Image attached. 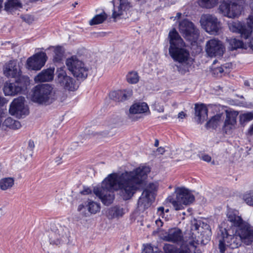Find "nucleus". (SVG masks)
Here are the masks:
<instances>
[{"label":"nucleus","instance_id":"obj_49","mask_svg":"<svg viewBox=\"0 0 253 253\" xmlns=\"http://www.w3.org/2000/svg\"><path fill=\"white\" fill-rule=\"evenodd\" d=\"M28 147L32 150L33 149L34 147H35V145H34V141H32V140H30L28 142Z\"/></svg>","mask_w":253,"mask_h":253},{"label":"nucleus","instance_id":"obj_17","mask_svg":"<svg viewBox=\"0 0 253 253\" xmlns=\"http://www.w3.org/2000/svg\"><path fill=\"white\" fill-rule=\"evenodd\" d=\"M153 200V194L149 189H145L137 202V208L140 211H144L148 209L151 205Z\"/></svg>","mask_w":253,"mask_h":253},{"label":"nucleus","instance_id":"obj_32","mask_svg":"<svg viewBox=\"0 0 253 253\" xmlns=\"http://www.w3.org/2000/svg\"><path fill=\"white\" fill-rule=\"evenodd\" d=\"M218 0H199L198 3L200 6L207 8H211L214 6Z\"/></svg>","mask_w":253,"mask_h":253},{"label":"nucleus","instance_id":"obj_10","mask_svg":"<svg viewBox=\"0 0 253 253\" xmlns=\"http://www.w3.org/2000/svg\"><path fill=\"white\" fill-rule=\"evenodd\" d=\"M179 28L180 32L187 41L192 42L198 40L199 31L192 22L184 19L179 23Z\"/></svg>","mask_w":253,"mask_h":253},{"label":"nucleus","instance_id":"obj_27","mask_svg":"<svg viewBox=\"0 0 253 253\" xmlns=\"http://www.w3.org/2000/svg\"><path fill=\"white\" fill-rule=\"evenodd\" d=\"M85 207L87 208L88 211L91 213H96L100 210V205L90 200H88L85 202Z\"/></svg>","mask_w":253,"mask_h":253},{"label":"nucleus","instance_id":"obj_24","mask_svg":"<svg viewBox=\"0 0 253 253\" xmlns=\"http://www.w3.org/2000/svg\"><path fill=\"white\" fill-rule=\"evenodd\" d=\"M54 71V69L51 68L44 70L36 76L35 80L41 82L50 81L53 79Z\"/></svg>","mask_w":253,"mask_h":253},{"label":"nucleus","instance_id":"obj_19","mask_svg":"<svg viewBox=\"0 0 253 253\" xmlns=\"http://www.w3.org/2000/svg\"><path fill=\"white\" fill-rule=\"evenodd\" d=\"M120 2L119 6L116 7L115 2L112 1L114 5V9L112 17L114 19H119L124 14V12L130 7V3L127 0H118Z\"/></svg>","mask_w":253,"mask_h":253},{"label":"nucleus","instance_id":"obj_47","mask_svg":"<svg viewBox=\"0 0 253 253\" xmlns=\"http://www.w3.org/2000/svg\"><path fill=\"white\" fill-rule=\"evenodd\" d=\"M247 134L249 135H252L253 134V124L251 125L249 128Z\"/></svg>","mask_w":253,"mask_h":253},{"label":"nucleus","instance_id":"obj_60","mask_svg":"<svg viewBox=\"0 0 253 253\" xmlns=\"http://www.w3.org/2000/svg\"><path fill=\"white\" fill-rule=\"evenodd\" d=\"M159 111L160 112H164V108L163 107L160 108V109L159 110Z\"/></svg>","mask_w":253,"mask_h":253},{"label":"nucleus","instance_id":"obj_39","mask_svg":"<svg viewBox=\"0 0 253 253\" xmlns=\"http://www.w3.org/2000/svg\"><path fill=\"white\" fill-rule=\"evenodd\" d=\"M247 24L248 25V27H247V28H251V29H252L253 28V14L249 17ZM251 31H252V30H251ZM249 45L253 50V36L250 41Z\"/></svg>","mask_w":253,"mask_h":253},{"label":"nucleus","instance_id":"obj_61","mask_svg":"<svg viewBox=\"0 0 253 253\" xmlns=\"http://www.w3.org/2000/svg\"><path fill=\"white\" fill-rule=\"evenodd\" d=\"M245 85H246V86H249V82L248 81H245Z\"/></svg>","mask_w":253,"mask_h":253},{"label":"nucleus","instance_id":"obj_37","mask_svg":"<svg viewBox=\"0 0 253 253\" xmlns=\"http://www.w3.org/2000/svg\"><path fill=\"white\" fill-rule=\"evenodd\" d=\"M243 200L247 204L253 207V190L246 192L243 195Z\"/></svg>","mask_w":253,"mask_h":253},{"label":"nucleus","instance_id":"obj_40","mask_svg":"<svg viewBox=\"0 0 253 253\" xmlns=\"http://www.w3.org/2000/svg\"><path fill=\"white\" fill-rule=\"evenodd\" d=\"M111 211L114 216H122L124 214L123 209L118 207H115L112 208Z\"/></svg>","mask_w":253,"mask_h":253},{"label":"nucleus","instance_id":"obj_8","mask_svg":"<svg viewBox=\"0 0 253 253\" xmlns=\"http://www.w3.org/2000/svg\"><path fill=\"white\" fill-rule=\"evenodd\" d=\"M66 64L69 70L78 80H84L86 78L88 68L82 61L73 56L66 60Z\"/></svg>","mask_w":253,"mask_h":253},{"label":"nucleus","instance_id":"obj_41","mask_svg":"<svg viewBox=\"0 0 253 253\" xmlns=\"http://www.w3.org/2000/svg\"><path fill=\"white\" fill-rule=\"evenodd\" d=\"M235 127V126H231V125H229L228 123H224V125L223 127V130L224 131L226 134H230L231 132V130L233 129H234Z\"/></svg>","mask_w":253,"mask_h":253},{"label":"nucleus","instance_id":"obj_30","mask_svg":"<svg viewBox=\"0 0 253 253\" xmlns=\"http://www.w3.org/2000/svg\"><path fill=\"white\" fill-rule=\"evenodd\" d=\"M14 179L12 178H4L0 181V188L2 190L10 188L14 185Z\"/></svg>","mask_w":253,"mask_h":253},{"label":"nucleus","instance_id":"obj_35","mask_svg":"<svg viewBox=\"0 0 253 253\" xmlns=\"http://www.w3.org/2000/svg\"><path fill=\"white\" fill-rule=\"evenodd\" d=\"M240 121L241 123L249 122L253 120V111L248 112L240 115Z\"/></svg>","mask_w":253,"mask_h":253},{"label":"nucleus","instance_id":"obj_36","mask_svg":"<svg viewBox=\"0 0 253 253\" xmlns=\"http://www.w3.org/2000/svg\"><path fill=\"white\" fill-rule=\"evenodd\" d=\"M236 112L227 113L226 118L224 123H228L231 126H235L236 124V117L237 116Z\"/></svg>","mask_w":253,"mask_h":253},{"label":"nucleus","instance_id":"obj_4","mask_svg":"<svg viewBox=\"0 0 253 253\" xmlns=\"http://www.w3.org/2000/svg\"><path fill=\"white\" fill-rule=\"evenodd\" d=\"M227 221L230 227H238L236 233L241 238V243L246 245H251L253 242V230L250 225L244 221L236 211H229L227 213Z\"/></svg>","mask_w":253,"mask_h":253},{"label":"nucleus","instance_id":"obj_9","mask_svg":"<svg viewBox=\"0 0 253 253\" xmlns=\"http://www.w3.org/2000/svg\"><path fill=\"white\" fill-rule=\"evenodd\" d=\"M243 7L237 0H221L219 7V11L224 16L232 18L239 15Z\"/></svg>","mask_w":253,"mask_h":253},{"label":"nucleus","instance_id":"obj_59","mask_svg":"<svg viewBox=\"0 0 253 253\" xmlns=\"http://www.w3.org/2000/svg\"><path fill=\"white\" fill-rule=\"evenodd\" d=\"M194 253H202L201 251L199 250H195V251L194 252Z\"/></svg>","mask_w":253,"mask_h":253},{"label":"nucleus","instance_id":"obj_26","mask_svg":"<svg viewBox=\"0 0 253 253\" xmlns=\"http://www.w3.org/2000/svg\"><path fill=\"white\" fill-rule=\"evenodd\" d=\"M222 114H219L213 116L206 124L207 128H215L222 120Z\"/></svg>","mask_w":253,"mask_h":253},{"label":"nucleus","instance_id":"obj_6","mask_svg":"<svg viewBox=\"0 0 253 253\" xmlns=\"http://www.w3.org/2000/svg\"><path fill=\"white\" fill-rule=\"evenodd\" d=\"M51 85L47 84L36 85L33 89V101L45 105L51 104L54 100Z\"/></svg>","mask_w":253,"mask_h":253},{"label":"nucleus","instance_id":"obj_51","mask_svg":"<svg viewBox=\"0 0 253 253\" xmlns=\"http://www.w3.org/2000/svg\"><path fill=\"white\" fill-rule=\"evenodd\" d=\"M224 67L227 68V66H222L221 67H219L217 68V70H218V72L222 73L224 72L223 69Z\"/></svg>","mask_w":253,"mask_h":253},{"label":"nucleus","instance_id":"obj_29","mask_svg":"<svg viewBox=\"0 0 253 253\" xmlns=\"http://www.w3.org/2000/svg\"><path fill=\"white\" fill-rule=\"evenodd\" d=\"M106 14L103 12L99 14L96 15L92 19L89 21L90 25L99 24L103 23L107 18Z\"/></svg>","mask_w":253,"mask_h":253},{"label":"nucleus","instance_id":"obj_25","mask_svg":"<svg viewBox=\"0 0 253 253\" xmlns=\"http://www.w3.org/2000/svg\"><path fill=\"white\" fill-rule=\"evenodd\" d=\"M22 7V4L20 0H8L4 3V9L8 13H13Z\"/></svg>","mask_w":253,"mask_h":253},{"label":"nucleus","instance_id":"obj_28","mask_svg":"<svg viewBox=\"0 0 253 253\" xmlns=\"http://www.w3.org/2000/svg\"><path fill=\"white\" fill-rule=\"evenodd\" d=\"M3 125L13 129H18L21 127V124L19 121L15 120L10 117L7 118L4 120Z\"/></svg>","mask_w":253,"mask_h":253},{"label":"nucleus","instance_id":"obj_16","mask_svg":"<svg viewBox=\"0 0 253 253\" xmlns=\"http://www.w3.org/2000/svg\"><path fill=\"white\" fill-rule=\"evenodd\" d=\"M228 25L231 31L240 34L241 37L245 39H247L252 33L251 28H247L246 26L238 21H232Z\"/></svg>","mask_w":253,"mask_h":253},{"label":"nucleus","instance_id":"obj_54","mask_svg":"<svg viewBox=\"0 0 253 253\" xmlns=\"http://www.w3.org/2000/svg\"><path fill=\"white\" fill-rule=\"evenodd\" d=\"M85 207V205H83V204L80 205L78 207V210L79 211H81Z\"/></svg>","mask_w":253,"mask_h":253},{"label":"nucleus","instance_id":"obj_43","mask_svg":"<svg viewBox=\"0 0 253 253\" xmlns=\"http://www.w3.org/2000/svg\"><path fill=\"white\" fill-rule=\"evenodd\" d=\"M144 249L142 253H153V248L150 244L144 245Z\"/></svg>","mask_w":253,"mask_h":253},{"label":"nucleus","instance_id":"obj_63","mask_svg":"<svg viewBox=\"0 0 253 253\" xmlns=\"http://www.w3.org/2000/svg\"><path fill=\"white\" fill-rule=\"evenodd\" d=\"M215 63H216V61L215 60L213 62V64H214Z\"/></svg>","mask_w":253,"mask_h":253},{"label":"nucleus","instance_id":"obj_34","mask_svg":"<svg viewBox=\"0 0 253 253\" xmlns=\"http://www.w3.org/2000/svg\"><path fill=\"white\" fill-rule=\"evenodd\" d=\"M139 77L136 72H130L126 75V80L129 84H136L139 81Z\"/></svg>","mask_w":253,"mask_h":253},{"label":"nucleus","instance_id":"obj_3","mask_svg":"<svg viewBox=\"0 0 253 253\" xmlns=\"http://www.w3.org/2000/svg\"><path fill=\"white\" fill-rule=\"evenodd\" d=\"M168 39L169 54L174 61L178 62L175 65L177 71L184 75L189 71L193 59L190 57L189 51L184 48L185 43L175 29L169 32Z\"/></svg>","mask_w":253,"mask_h":253},{"label":"nucleus","instance_id":"obj_11","mask_svg":"<svg viewBox=\"0 0 253 253\" xmlns=\"http://www.w3.org/2000/svg\"><path fill=\"white\" fill-rule=\"evenodd\" d=\"M57 81L60 84L66 89L74 91L78 88L76 81L72 77L68 76L65 67L58 68L56 71Z\"/></svg>","mask_w":253,"mask_h":253},{"label":"nucleus","instance_id":"obj_33","mask_svg":"<svg viewBox=\"0 0 253 253\" xmlns=\"http://www.w3.org/2000/svg\"><path fill=\"white\" fill-rule=\"evenodd\" d=\"M229 44L232 50L238 48H244V44L243 42L236 39H231L229 40Z\"/></svg>","mask_w":253,"mask_h":253},{"label":"nucleus","instance_id":"obj_2","mask_svg":"<svg viewBox=\"0 0 253 253\" xmlns=\"http://www.w3.org/2000/svg\"><path fill=\"white\" fill-rule=\"evenodd\" d=\"M204 225V223L200 220L194 219L191 221L190 226V236L192 239L189 242L188 244L183 243V235L182 231L178 228H174L169 229L163 237V240L165 241L171 242L176 244H181L180 248H177L174 246L166 244L163 247V250L165 253H191L189 245L196 248L197 245L199 244V241L197 239V233L198 234L201 233V236H204L206 234L207 240H209L211 234L210 227L208 224L205 225L206 231H203V227L201 224Z\"/></svg>","mask_w":253,"mask_h":253},{"label":"nucleus","instance_id":"obj_44","mask_svg":"<svg viewBox=\"0 0 253 253\" xmlns=\"http://www.w3.org/2000/svg\"><path fill=\"white\" fill-rule=\"evenodd\" d=\"M199 158L203 161L210 162L211 161V157L208 154L202 153L199 155Z\"/></svg>","mask_w":253,"mask_h":253},{"label":"nucleus","instance_id":"obj_22","mask_svg":"<svg viewBox=\"0 0 253 253\" xmlns=\"http://www.w3.org/2000/svg\"><path fill=\"white\" fill-rule=\"evenodd\" d=\"M149 110L147 104L145 102L135 103L129 108L128 117L133 121L136 119L133 118L135 114H142L146 112Z\"/></svg>","mask_w":253,"mask_h":253},{"label":"nucleus","instance_id":"obj_38","mask_svg":"<svg viewBox=\"0 0 253 253\" xmlns=\"http://www.w3.org/2000/svg\"><path fill=\"white\" fill-rule=\"evenodd\" d=\"M55 233L59 236V239H57V241H51L50 244L58 245L60 244L61 241H63V239L67 237L68 231H60L59 229L55 231Z\"/></svg>","mask_w":253,"mask_h":253},{"label":"nucleus","instance_id":"obj_12","mask_svg":"<svg viewBox=\"0 0 253 253\" xmlns=\"http://www.w3.org/2000/svg\"><path fill=\"white\" fill-rule=\"evenodd\" d=\"M200 23L206 31L211 34H217L220 27V22L217 18L211 14L203 15Z\"/></svg>","mask_w":253,"mask_h":253},{"label":"nucleus","instance_id":"obj_23","mask_svg":"<svg viewBox=\"0 0 253 253\" xmlns=\"http://www.w3.org/2000/svg\"><path fill=\"white\" fill-rule=\"evenodd\" d=\"M195 112V116L197 117L196 119L197 123L202 124L208 118V110L205 105L196 104Z\"/></svg>","mask_w":253,"mask_h":253},{"label":"nucleus","instance_id":"obj_7","mask_svg":"<svg viewBox=\"0 0 253 253\" xmlns=\"http://www.w3.org/2000/svg\"><path fill=\"white\" fill-rule=\"evenodd\" d=\"M175 192L176 193V199L174 200L171 197H169L168 200L172 204L173 208L176 211L181 210L183 205H189L194 201L195 197L193 195L185 188H177Z\"/></svg>","mask_w":253,"mask_h":253},{"label":"nucleus","instance_id":"obj_57","mask_svg":"<svg viewBox=\"0 0 253 253\" xmlns=\"http://www.w3.org/2000/svg\"><path fill=\"white\" fill-rule=\"evenodd\" d=\"M159 145V141L158 139H156L154 143V146L155 147H158Z\"/></svg>","mask_w":253,"mask_h":253},{"label":"nucleus","instance_id":"obj_21","mask_svg":"<svg viewBox=\"0 0 253 253\" xmlns=\"http://www.w3.org/2000/svg\"><path fill=\"white\" fill-rule=\"evenodd\" d=\"M4 74L8 78H17L20 75V70L16 62L10 61L5 66Z\"/></svg>","mask_w":253,"mask_h":253},{"label":"nucleus","instance_id":"obj_46","mask_svg":"<svg viewBox=\"0 0 253 253\" xmlns=\"http://www.w3.org/2000/svg\"><path fill=\"white\" fill-rule=\"evenodd\" d=\"M91 189L88 188H84V189L81 192L83 195H87L91 193Z\"/></svg>","mask_w":253,"mask_h":253},{"label":"nucleus","instance_id":"obj_42","mask_svg":"<svg viewBox=\"0 0 253 253\" xmlns=\"http://www.w3.org/2000/svg\"><path fill=\"white\" fill-rule=\"evenodd\" d=\"M21 18L25 22L31 24L34 20V17L31 15H25L21 16Z\"/></svg>","mask_w":253,"mask_h":253},{"label":"nucleus","instance_id":"obj_20","mask_svg":"<svg viewBox=\"0 0 253 253\" xmlns=\"http://www.w3.org/2000/svg\"><path fill=\"white\" fill-rule=\"evenodd\" d=\"M132 95L131 89L118 90L110 93L111 99L118 102L124 101L128 99Z\"/></svg>","mask_w":253,"mask_h":253},{"label":"nucleus","instance_id":"obj_50","mask_svg":"<svg viewBox=\"0 0 253 253\" xmlns=\"http://www.w3.org/2000/svg\"><path fill=\"white\" fill-rule=\"evenodd\" d=\"M185 116L186 114L184 112L181 111L178 113V118L183 119L185 117Z\"/></svg>","mask_w":253,"mask_h":253},{"label":"nucleus","instance_id":"obj_62","mask_svg":"<svg viewBox=\"0 0 253 253\" xmlns=\"http://www.w3.org/2000/svg\"><path fill=\"white\" fill-rule=\"evenodd\" d=\"M169 209H167V210H166V211H166V212H169Z\"/></svg>","mask_w":253,"mask_h":253},{"label":"nucleus","instance_id":"obj_14","mask_svg":"<svg viewBox=\"0 0 253 253\" xmlns=\"http://www.w3.org/2000/svg\"><path fill=\"white\" fill-rule=\"evenodd\" d=\"M45 53L40 52L29 57L27 60V67L29 70H39L44 66L46 61Z\"/></svg>","mask_w":253,"mask_h":253},{"label":"nucleus","instance_id":"obj_1","mask_svg":"<svg viewBox=\"0 0 253 253\" xmlns=\"http://www.w3.org/2000/svg\"><path fill=\"white\" fill-rule=\"evenodd\" d=\"M150 171L149 167L141 166L133 171L110 174L102 181L101 187L94 188L93 193L107 206L113 202L114 192L118 190L124 200H129L142 187Z\"/></svg>","mask_w":253,"mask_h":253},{"label":"nucleus","instance_id":"obj_48","mask_svg":"<svg viewBox=\"0 0 253 253\" xmlns=\"http://www.w3.org/2000/svg\"><path fill=\"white\" fill-rule=\"evenodd\" d=\"M156 224L158 227H161L163 226V223L160 219H157L155 221Z\"/></svg>","mask_w":253,"mask_h":253},{"label":"nucleus","instance_id":"obj_58","mask_svg":"<svg viewBox=\"0 0 253 253\" xmlns=\"http://www.w3.org/2000/svg\"><path fill=\"white\" fill-rule=\"evenodd\" d=\"M181 16V13H179V12H178L176 14V16H175V18H179Z\"/></svg>","mask_w":253,"mask_h":253},{"label":"nucleus","instance_id":"obj_13","mask_svg":"<svg viewBox=\"0 0 253 253\" xmlns=\"http://www.w3.org/2000/svg\"><path fill=\"white\" fill-rule=\"evenodd\" d=\"M225 50L222 42L212 39L208 41L206 45V51L210 57L221 56Z\"/></svg>","mask_w":253,"mask_h":253},{"label":"nucleus","instance_id":"obj_56","mask_svg":"<svg viewBox=\"0 0 253 253\" xmlns=\"http://www.w3.org/2000/svg\"><path fill=\"white\" fill-rule=\"evenodd\" d=\"M3 0H0V11L1 10V9L3 6Z\"/></svg>","mask_w":253,"mask_h":253},{"label":"nucleus","instance_id":"obj_52","mask_svg":"<svg viewBox=\"0 0 253 253\" xmlns=\"http://www.w3.org/2000/svg\"><path fill=\"white\" fill-rule=\"evenodd\" d=\"M157 151L161 154H163L165 152V149L163 147H160L157 149Z\"/></svg>","mask_w":253,"mask_h":253},{"label":"nucleus","instance_id":"obj_5","mask_svg":"<svg viewBox=\"0 0 253 253\" xmlns=\"http://www.w3.org/2000/svg\"><path fill=\"white\" fill-rule=\"evenodd\" d=\"M227 221L222 222L219 226L220 238L219 240V249L221 253H225L227 247L231 249L237 248L242 245L241 238L237 233L229 235V228L226 226Z\"/></svg>","mask_w":253,"mask_h":253},{"label":"nucleus","instance_id":"obj_31","mask_svg":"<svg viewBox=\"0 0 253 253\" xmlns=\"http://www.w3.org/2000/svg\"><path fill=\"white\" fill-rule=\"evenodd\" d=\"M53 61L54 62H60L63 58L64 51L60 46H56L54 49Z\"/></svg>","mask_w":253,"mask_h":253},{"label":"nucleus","instance_id":"obj_55","mask_svg":"<svg viewBox=\"0 0 253 253\" xmlns=\"http://www.w3.org/2000/svg\"><path fill=\"white\" fill-rule=\"evenodd\" d=\"M5 99L0 96V105H2L4 103Z\"/></svg>","mask_w":253,"mask_h":253},{"label":"nucleus","instance_id":"obj_18","mask_svg":"<svg viewBox=\"0 0 253 253\" xmlns=\"http://www.w3.org/2000/svg\"><path fill=\"white\" fill-rule=\"evenodd\" d=\"M24 87L18 81L14 83L6 82L3 90L5 95H15L20 93Z\"/></svg>","mask_w":253,"mask_h":253},{"label":"nucleus","instance_id":"obj_15","mask_svg":"<svg viewBox=\"0 0 253 253\" xmlns=\"http://www.w3.org/2000/svg\"><path fill=\"white\" fill-rule=\"evenodd\" d=\"M24 97L21 96L14 99L10 105V114L17 117H22L23 115L27 114L28 110L24 106Z\"/></svg>","mask_w":253,"mask_h":253},{"label":"nucleus","instance_id":"obj_45","mask_svg":"<svg viewBox=\"0 0 253 253\" xmlns=\"http://www.w3.org/2000/svg\"><path fill=\"white\" fill-rule=\"evenodd\" d=\"M157 213L160 215L163 216L164 214V208L163 207H160L158 208L157 210Z\"/></svg>","mask_w":253,"mask_h":253},{"label":"nucleus","instance_id":"obj_53","mask_svg":"<svg viewBox=\"0 0 253 253\" xmlns=\"http://www.w3.org/2000/svg\"><path fill=\"white\" fill-rule=\"evenodd\" d=\"M149 188L151 189V190H154L156 188L155 185L153 183H150L149 184Z\"/></svg>","mask_w":253,"mask_h":253}]
</instances>
